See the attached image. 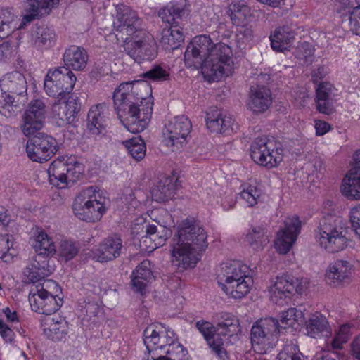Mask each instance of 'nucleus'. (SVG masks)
Returning <instances> with one entry per match:
<instances>
[{
	"mask_svg": "<svg viewBox=\"0 0 360 360\" xmlns=\"http://www.w3.org/2000/svg\"><path fill=\"white\" fill-rule=\"evenodd\" d=\"M47 261L44 259L41 264L38 261H35L32 264V266L27 268L25 271V275L27 277L26 282L35 283L44 281V278L49 276L51 271L46 267Z\"/></svg>",
	"mask_w": 360,
	"mask_h": 360,
	"instance_id": "obj_44",
	"label": "nucleus"
},
{
	"mask_svg": "<svg viewBox=\"0 0 360 360\" xmlns=\"http://www.w3.org/2000/svg\"><path fill=\"white\" fill-rule=\"evenodd\" d=\"M213 44L209 36L195 37L188 44L184 53L186 65L188 68H202L210 55Z\"/></svg>",
	"mask_w": 360,
	"mask_h": 360,
	"instance_id": "obj_16",
	"label": "nucleus"
},
{
	"mask_svg": "<svg viewBox=\"0 0 360 360\" xmlns=\"http://www.w3.org/2000/svg\"><path fill=\"white\" fill-rule=\"evenodd\" d=\"M76 80V76L68 68L49 70L44 79V90L49 96L65 98L73 90Z\"/></svg>",
	"mask_w": 360,
	"mask_h": 360,
	"instance_id": "obj_11",
	"label": "nucleus"
},
{
	"mask_svg": "<svg viewBox=\"0 0 360 360\" xmlns=\"http://www.w3.org/2000/svg\"><path fill=\"white\" fill-rule=\"evenodd\" d=\"M314 49L308 42H302L296 48L295 51V57L303 61L304 64H309L312 62Z\"/></svg>",
	"mask_w": 360,
	"mask_h": 360,
	"instance_id": "obj_55",
	"label": "nucleus"
},
{
	"mask_svg": "<svg viewBox=\"0 0 360 360\" xmlns=\"http://www.w3.org/2000/svg\"><path fill=\"white\" fill-rule=\"evenodd\" d=\"M146 235L141 238V243L146 246V250L152 252L165 245L171 236L169 229L160 225L149 224L146 226Z\"/></svg>",
	"mask_w": 360,
	"mask_h": 360,
	"instance_id": "obj_27",
	"label": "nucleus"
},
{
	"mask_svg": "<svg viewBox=\"0 0 360 360\" xmlns=\"http://www.w3.org/2000/svg\"><path fill=\"white\" fill-rule=\"evenodd\" d=\"M354 270V265L349 261L337 259L327 267L325 274L326 281L330 286L343 285L350 281Z\"/></svg>",
	"mask_w": 360,
	"mask_h": 360,
	"instance_id": "obj_23",
	"label": "nucleus"
},
{
	"mask_svg": "<svg viewBox=\"0 0 360 360\" xmlns=\"http://www.w3.org/2000/svg\"><path fill=\"white\" fill-rule=\"evenodd\" d=\"M342 194L350 200H360V169L352 168L342 181Z\"/></svg>",
	"mask_w": 360,
	"mask_h": 360,
	"instance_id": "obj_29",
	"label": "nucleus"
},
{
	"mask_svg": "<svg viewBox=\"0 0 360 360\" xmlns=\"http://www.w3.org/2000/svg\"><path fill=\"white\" fill-rule=\"evenodd\" d=\"M30 136L26 144V152L32 161L46 162L57 152V141L53 136L37 131Z\"/></svg>",
	"mask_w": 360,
	"mask_h": 360,
	"instance_id": "obj_13",
	"label": "nucleus"
},
{
	"mask_svg": "<svg viewBox=\"0 0 360 360\" xmlns=\"http://www.w3.org/2000/svg\"><path fill=\"white\" fill-rule=\"evenodd\" d=\"M79 252V247L71 240H62L58 248L59 255L65 261L74 258Z\"/></svg>",
	"mask_w": 360,
	"mask_h": 360,
	"instance_id": "obj_54",
	"label": "nucleus"
},
{
	"mask_svg": "<svg viewBox=\"0 0 360 360\" xmlns=\"http://www.w3.org/2000/svg\"><path fill=\"white\" fill-rule=\"evenodd\" d=\"M347 228L341 217L333 214L323 217L315 230L317 243L329 252H338L347 245Z\"/></svg>",
	"mask_w": 360,
	"mask_h": 360,
	"instance_id": "obj_4",
	"label": "nucleus"
},
{
	"mask_svg": "<svg viewBox=\"0 0 360 360\" xmlns=\"http://www.w3.org/2000/svg\"><path fill=\"white\" fill-rule=\"evenodd\" d=\"M0 335L6 342H11L15 334L13 330L0 319Z\"/></svg>",
	"mask_w": 360,
	"mask_h": 360,
	"instance_id": "obj_60",
	"label": "nucleus"
},
{
	"mask_svg": "<svg viewBox=\"0 0 360 360\" xmlns=\"http://www.w3.org/2000/svg\"><path fill=\"white\" fill-rule=\"evenodd\" d=\"M58 285L52 280L44 281L31 287L29 302L32 309L41 314L55 313L61 306L63 300L58 297Z\"/></svg>",
	"mask_w": 360,
	"mask_h": 360,
	"instance_id": "obj_6",
	"label": "nucleus"
},
{
	"mask_svg": "<svg viewBox=\"0 0 360 360\" xmlns=\"http://www.w3.org/2000/svg\"><path fill=\"white\" fill-rule=\"evenodd\" d=\"M14 96L0 86V112L5 116H10L14 111Z\"/></svg>",
	"mask_w": 360,
	"mask_h": 360,
	"instance_id": "obj_52",
	"label": "nucleus"
},
{
	"mask_svg": "<svg viewBox=\"0 0 360 360\" xmlns=\"http://www.w3.org/2000/svg\"><path fill=\"white\" fill-rule=\"evenodd\" d=\"M83 172V165L72 156L54 160L47 171L50 184L58 188H64L77 180Z\"/></svg>",
	"mask_w": 360,
	"mask_h": 360,
	"instance_id": "obj_9",
	"label": "nucleus"
},
{
	"mask_svg": "<svg viewBox=\"0 0 360 360\" xmlns=\"http://www.w3.org/2000/svg\"><path fill=\"white\" fill-rule=\"evenodd\" d=\"M107 108L105 104L92 106L87 116V128L91 134L98 135L105 127Z\"/></svg>",
	"mask_w": 360,
	"mask_h": 360,
	"instance_id": "obj_35",
	"label": "nucleus"
},
{
	"mask_svg": "<svg viewBox=\"0 0 360 360\" xmlns=\"http://www.w3.org/2000/svg\"><path fill=\"white\" fill-rule=\"evenodd\" d=\"M280 333L279 323L273 318L257 321L250 330L252 348L258 354L270 352L276 345Z\"/></svg>",
	"mask_w": 360,
	"mask_h": 360,
	"instance_id": "obj_8",
	"label": "nucleus"
},
{
	"mask_svg": "<svg viewBox=\"0 0 360 360\" xmlns=\"http://www.w3.org/2000/svg\"><path fill=\"white\" fill-rule=\"evenodd\" d=\"M122 247V240L119 236H110L92 249L91 257L101 263L110 262L120 256Z\"/></svg>",
	"mask_w": 360,
	"mask_h": 360,
	"instance_id": "obj_22",
	"label": "nucleus"
},
{
	"mask_svg": "<svg viewBox=\"0 0 360 360\" xmlns=\"http://www.w3.org/2000/svg\"><path fill=\"white\" fill-rule=\"evenodd\" d=\"M221 333L224 335L233 337L238 335L241 332V328L238 319L232 314H226L221 316L218 323Z\"/></svg>",
	"mask_w": 360,
	"mask_h": 360,
	"instance_id": "obj_45",
	"label": "nucleus"
},
{
	"mask_svg": "<svg viewBox=\"0 0 360 360\" xmlns=\"http://www.w3.org/2000/svg\"><path fill=\"white\" fill-rule=\"evenodd\" d=\"M349 219L352 229L360 238V203L350 210Z\"/></svg>",
	"mask_w": 360,
	"mask_h": 360,
	"instance_id": "obj_57",
	"label": "nucleus"
},
{
	"mask_svg": "<svg viewBox=\"0 0 360 360\" xmlns=\"http://www.w3.org/2000/svg\"><path fill=\"white\" fill-rule=\"evenodd\" d=\"M336 89L328 82H321L316 89V109L321 113L330 115L333 111V102Z\"/></svg>",
	"mask_w": 360,
	"mask_h": 360,
	"instance_id": "obj_28",
	"label": "nucleus"
},
{
	"mask_svg": "<svg viewBox=\"0 0 360 360\" xmlns=\"http://www.w3.org/2000/svg\"><path fill=\"white\" fill-rule=\"evenodd\" d=\"M349 27L352 33L360 36V6L353 8L349 19Z\"/></svg>",
	"mask_w": 360,
	"mask_h": 360,
	"instance_id": "obj_58",
	"label": "nucleus"
},
{
	"mask_svg": "<svg viewBox=\"0 0 360 360\" xmlns=\"http://www.w3.org/2000/svg\"><path fill=\"white\" fill-rule=\"evenodd\" d=\"M217 278L223 292L233 299L245 297L253 285L252 269L240 261H229L221 264Z\"/></svg>",
	"mask_w": 360,
	"mask_h": 360,
	"instance_id": "obj_3",
	"label": "nucleus"
},
{
	"mask_svg": "<svg viewBox=\"0 0 360 360\" xmlns=\"http://www.w3.org/2000/svg\"><path fill=\"white\" fill-rule=\"evenodd\" d=\"M88 55L82 47L71 46L66 49L63 54L64 68L76 71L82 70L86 65Z\"/></svg>",
	"mask_w": 360,
	"mask_h": 360,
	"instance_id": "obj_34",
	"label": "nucleus"
},
{
	"mask_svg": "<svg viewBox=\"0 0 360 360\" xmlns=\"http://www.w3.org/2000/svg\"><path fill=\"white\" fill-rule=\"evenodd\" d=\"M106 198L96 187L89 186L81 191L76 196L72 209L75 215L86 222L101 220L106 212Z\"/></svg>",
	"mask_w": 360,
	"mask_h": 360,
	"instance_id": "obj_5",
	"label": "nucleus"
},
{
	"mask_svg": "<svg viewBox=\"0 0 360 360\" xmlns=\"http://www.w3.org/2000/svg\"><path fill=\"white\" fill-rule=\"evenodd\" d=\"M302 312L295 308H290L281 313V328H287L289 327L296 328L299 325V321H302Z\"/></svg>",
	"mask_w": 360,
	"mask_h": 360,
	"instance_id": "obj_47",
	"label": "nucleus"
},
{
	"mask_svg": "<svg viewBox=\"0 0 360 360\" xmlns=\"http://www.w3.org/2000/svg\"><path fill=\"white\" fill-rule=\"evenodd\" d=\"M240 195L247 206L253 207L258 202L261 196V191L254 185H243Z\"/></svg>",
	"mask_w": 360,
	"mask_h": 360,
	"instance_id": "obj_50",
	"label": "nucleus"
},
{
	"mask_svg": "<svg viewBox=\"0 0 360 360\" xmlns=\"http://www.w3.org/2000/svg\"><path fill=\"white\" fill-rule=\"evenodd\" d=\"M276 360H306V357L300 351L296 344L290 342L284 345Z\"/></svg>",
	"mask_w": 360,
	"mask_h": 360,
	"instance_id": "obj_48",
	"label": "nucleus"
},
{
	"mask_svg": "<svg viewBox=\"0 0 360 360\" xmlns=\"http://www.w3.org/2000/svg\"><path fill=\"white\" fill-rule=\"evenodd\" d=\"M113 29L124 42L143 31L141 20L136 11L125 5L116 6V14L113 20Z\"/></svg>",
	"mask_w": 360,
	"mask_h": 360,
	"instance_id": "obj_14",
	"label": "nucleus"
},
{
	"mask_svg": "<svg viewBox=\"0 0 360 360\" xmlns=\"http://www.w3.org/2000/svg\"><path fill=\"white\" fill-rule=\"evenodd\" d=\"M175 193V184L169 177L162 178L151 191L152 199L164 202L172 198Z\"/></svg>",
	"mask_w": 360,
	"mask_h": 360,
	"instance_id": "obj_40",
	"label": "nucleus"
},
{
	"mask_svg": "<svg viewBox=\"0 0 360 360\" xmlns=\"http://www.w3.org/2000/svg\"><path fill=\"white\" fill-rule=\"evenodd\" d=\"M231 48L224 43L213 44L210 55L202 67V73L209 81H217L231 72L233 62Z\"/></svg>",
	"mask_w": 360,
	"mask_h": 360,
	"instance_id": "obj_7",
	"label": "nucleus"
},
{
	"mask_svg": "<svg viewBox=\"0 0 360 360\" xmlns=\"http://www.w3.org/2000/svg\"><path fill=\"white\" fill-rule=\"evenodd\" d=\"M236 202L235 195L231 192L225 193L224 196L221 200V205L225 210H229L233 208L235 206Z\"/></svg>",
	"mask_w": 360,
	"mask_h": 360,
	"instance_id": "obj_62",
	"label": "nucleus"
},
{
	"mask_svg": "<svg viewBox=\"0 0 360 360\" xmlns=\"http://www.w3.org/2000/svg\"><path fill=\"white\" fill-rule=\"evenodd\" d=\"M283 149L274 139L267 136L256 138L250 146V156L259 165L276 167L283 158Z\"/></svg>",
	"mask_w": 360,
	"mask_h": 360,
	"instance_id": "obj_10",
	"label": "nucleus"
},
{
	"mask_svg": "<svg viewBox=\"0 0 360 360\" xmlns=\"http://www.w3.org/2000/svg\"><path fill=\"white\" fill-rule=\"evenodd\" d=\"M307 335L313 338H319L332 334L330 326L325 316L316 313L311 315L305 322Z\"/></svg>",
	"mask_w": 360,
	"mask_h": 360,
	"instance_id": "obj_31",
	"label": "nucleus"
},
{
	"mask_svg": "<svg viewBox=\"0 0 360 360\" xmlns=\"http://www.w3.org/2000/svg\"><path fill=\"white\" fill-rule=\"evenodd\" d=\"M28 11L31 13L25 15L22 22L18 23V18L15 13L7 8H0V39H4L10 36L15 30L18 29H22L24 26L32 21L36 15L35 12H32L30 10L28 6Z\"/></svg>",
	"mask_w": 360,
	"mask_h": 360,
	"instance_id": "obj_25",
	"label": "nucleus"
},
{
	"mask_svg": "<svg viewBox=\"0 0 360 360\" xmlns=\"http://www.w3.org/2000/svg\"><path fill=\"white\" fill-rule=\"evenodd\" d=\"M150 267V262L145 259L133 271L131 283L134 290L142 293L148 283L153 278Z\"/></svg>",
	"mask_w": 360,
	"mask_h": 360,
	"instance_id": "obj_37",
	"label": "nucleus"
},
{
	"mask_svg": "<svg viewBox=\"0 0 360 360\" xmlns=\"http://www.w3.org/2000/svg\"><path fill=\"white\" fill-rule=\"evenodd\" d=\"M58 98V101L52 105L54 117L58 120V124L60 126L73 124L81 110L79 99L73 95L65 96V98Z\"/></svg>",
	"mask_w": 360,
	"mask_h": 360,
	"instance_id": "obj_20",
	"label": "nucleus"
},
{
	"mask_svg": "<svg viewBox=\"0 0 360 360\" xmlns=\"http://www.w3.org/2000/svg\"><path fill=\"white\" fill-rule=\"evenodd\" d=\"M15 255V251L9 245V236L7 234L0 236V258L5 262H11Z\"/></svg>",
	"mask_w": 360,
	"mask_h": 360,
	"instance_id": "obj_56",
	"label": "nucleus"
},
{
	"mask_svg": "<svg viewBox=\"0 0 360 360\" xmlns=\"http://www.w3.org/2000/svg\"><path fill=\"white\" fill-rule=\"evenodd\" d=\"M272 104L271 90L264 86H253L250 88L248 109L256 113L265 112Z\"/></svg>",
	"mask_w": 360,
	"mask_h": 360,
	"instance_id": "obj_26",
	"label": "nucleus"
},
{
	"mask_svg": "<svg viewBox=\"0 0 360 360\" xmlns=\"http://www.w3.org/2000/svg\"><path fill=\"white\" fill-rule=\"evenodd\" d=\"M192 129L191 122L184 115L175 117L169 121L163 130V141L173 151L178 150L187 144Z\"/></svg>",
	"mask_w": 360,
	"mask_h": 360,
	"instance_id": "obj_12",
	"label": "nucleus"
},
{
	"mask_svg": "<svg viewBox=\"0 0 360 360\" xmlns=\"http://www.w3.org/2000/svg\"><path fill=\"white\" fill-rule=\"evenodd\" d=\"M59 3V0H27L30 10L36 13V15L49 13V11Z\"/></svg>",
	"mask_w": 360,
	"mask_h": 360,
	"instance_id": "obj_49",
	"label": "nucleus"
},
{
	"mask_svg": "<svg viewBox=\"0 0 360 360\" xmlns=\"http://www.w3.org/2000/svg\"><path fill=\"white\" fill-rule=\"evenodd\" d=\"M295 33L288 27H278L271 34L269 39L271 48L277 52H283L293 43Z\"/></svg>",
	"mask_w": 360,
	"mask_h": 360,
	"instance_id": "obj_33",
	"label": "nucleus"
},
{
	"mask_svg": "<svg viewBox=\"0 0 360 360\" xmlns=\"http://www.w3.org/2000/svg\"><path fill=\"white\" fill-rule=\"evenodd\" d=\"M163 354H166V356L169 360H184L187 351L184 349L183 346L177 341L176 335L174 334V340L172 343H169L167 348L163 350Z\"/></svg>",
	"mask_w": 360,
	"mask_h": 360,
	"instance_id": "obj_51",
	"label": "nucleus"
},
{
	"mask_svg": "<svg viewBox=\"0 0 360 360\" xmlns=\"http://www.w3.org/2000/svg\"><path fill=\"white\" fill-rule=\"evenodd\" d=\"M349 354L357 360H360V333L356 335L349 345Z\"/></svg>",
	"mask_w": 360,
	"mask_h": 360,
	"instance_id": "obj_61",
	"label": "nucleus"
},
{
	"mask_svg": "<svg viewBox=\"0 0 360 360\" xmlns=\"http://www.w3.org/2000/svg\"><path fill=\"white\" fill-rule=\"evenodd\" d=\"M43 326L44 334L48 338L54 341L65 338L69 330L68 323L59 316L46 318Z\"/></svg>",
	"mask_w": 360,
	"mask_h": 360,
	"instance_id": "obj_30",
	"label": "nucleus"
},
{
	"mask_svg": "<svg viewBox=\"0 0 360 360\" xmlns=\"http://www.w3.org/2000/svg\"><path fill=\"white\" fill-rule=\"evenodd\" d=\"M314 127L316 129V134L317 136H323L330 129V124L322 120H316Z\"/></svg>",
	"mask_w": 360,
	"mask_h": 360,
	"instance_id": "obj_64",
	"label": "nucleus"
},
{
	"mask_svg": "<svg viewBox=\"0 0 360 360\" xmlns=\"http://www.w3.org/2000/svg\"><path fill=\"white\" fill-rule=\"evenodd\" d=\"M33 248L39 255L51 256L56 252L53 239L43 230H37L34 237Z\"/></svg>",
	"mask_w": 360,
	"mask_h": 360,
	"instance_id": "obj_39",
	"label": "nucleus"
},
{
	"mask_svg": "<svg viewBox=\"0 0 360 360\" xmlns=\"http://www.w3.org/2000/svg\"><path fill=\"white\" fill-rule=\"evenodd\" d=\"M174 332L161 324L148 326L143 332V342L149 352L163 351L174 340Z\"/></svg>",
	"mask_w": 360,
	"mask_h": 360,
	"instance_id": "obj_19",
	"label": "nucleus"
},
{
	"mask_svg": "<svg viewBox=\"0 0 360 360\" xmlns=\"http://www.w3.org/2000/svg\"><path fill=\"white\" fill-rule=\"evenodd\" d=\"M184 41V35L177 25H171L165 28L162 32L160 42L166 49H175Z\"/></svg>",
	"mask_w": 360,
	"mask_h": 360,
	"instance_id": "obj_42",
	"label": "nucleus"
},
{
	"mask_svg": "<svg viewBox=\"0 0 360 360\" xmlns=\"http://www.w3.org/2000/svg\"><path fill=\"white\" fill-rule=\"evenodd\" d=\"M346 342L347 341L345 338H342L335 333V336L332 339L330 345H327V349L328 350L342 349Z\"/></svg>",
	"mask_w": 360,
	"mask_h": 360,
	"instance_id": "obj_63",
	"label": "nucleus"
},
{
	"mask_svg": "<svg viewBox=\"0 0 360 360\" xmlns=\"http://www.w3.org/2000/svg\"><path fill=\"white\" fill-rule=\"evenodd\" d=\"M195 327L202 335L210 348L219 356L223 352V340L217 333V330L214 325L204 320L198 321L195 323Z\"/></svg>",
	"mask_w": 360,
	"mask_h": 360,
	"instance_id": "obj_32",
	"label": "nucleus"
},
{
	"mask_svg": "<svg viewBox=\"0 0 360 360\" xmlns=\"http://www.w3.org/2000/svg\"><path fill=\"white\" fill-rule=\"evenodd\" d=\"M152 88L146 81L121 83L114 91V109L129 131H143L153 112Z\"/></svg>",
	"mask_w": 360,
	"mask_h": 360,
	"instance_id": "obj_1",
	"label": "nucleus"
},
{
	"mask_svg": "<svg viewBox=\"0 0 360 360\" xmlns=\"http://www.w3.org/2000/svg\"><path fill=\"white\" fill-rule=\"evenodd\" d=\"M228 15L232 23L236 26L245 23L252 16L250 7L241 1L230 4L228 8Z\"/></svg>",
	"mask_w": 360,
	"mask_h": 360,
	"instance_id": "obj_41",
	"label": "nucleus"
},
{
	"mask_svg": "<svg viewBox=\"0 0 360 360\" xmlns=\"http://www.w3.org/2000/svg\"><path fill=\"white\" fill-rule=\"evenodd\" d=\"M46 107L42 100L32 101L22 116V123L20 129L22 134L29 136L34 135L44 126Z\"/></svg>",
	"mask_w": 360,
	"mask_h": 360,
	"instance_id": "obj_17",
	"label": "nucleus"
},
{
	"mask_svg": "<svg viewBox=\"0 0 360 360\" xmlns=\"http://www.w3.org/2000/svg\"><path fill=\"white\" fill-rule=\"evenodd\" d=\"M301 221L297 216L287 217L284 227L278 231L274 240V248L279 254H287L297 240L301 230Z\"/></svg>",
	"mask_w": 360,
	"mask_h": 360,
	"instance_id": "obj_18",
	"label": "nucleus"
},
{
	"mask_svg": "<svg viewBox=\"0 0 360 360\" xmlns=\"http://www.w3.org/2000/svg\"><path fill=\"white\" fill-rule=\"evenodd\" d=\"M124 50L136 61L151 60L156 56V45L153 37L143 30L124 41Z\"/></svg>",
	"mask_w": 360,
	"mask_h": 360,
	"instance_id": "obj_15",
	"label": "nucleus"
},
{
	"mask_svg": "<svg viewBox=\"0 0 360 360\" xmlns=\"http://www.w3.org/2000/svg\"><path fill=\"white\" fill-rule=\"evenodd\" d=\"M128 153L136 160L143 159L146 155V146L139 136L134 137L124 142Z\"/></svg>",
	"mask_w": 360,
	"mask_h": 360,
	"instance_id": "obj_46",
	"label": "nucleus"
},
{
	"mask_svg": "<svg viewBox=\"0 0 360 360\" xmlns=\"http://www.w3.org/2000/svg\"><path fill=\"white\" fill-rule=\"evenodd\" d=\"M0 86L15 95H22L27 92V82L24 75L19 72H9L0 79Z\"/></svg>",
	"mask_w": 360,
	"mask_h": 360,
	"instance_id": "obj_38",
	"label": "nucleus"
},
{
	"mask_svg": "<svg viewBox=\"0 0 360 360\" xmlns=\"http://www.w3.org/2000/svg\"><path fill=\"white\" fill-rule=\"evenodd\" d=\"M55 39L54 31L45 25L32 27L30 34L31 45L39 49L51 47L54 44Z\"/></svg>",
	"mask_w": 360,
	"mask_h": 360,
	"instance_id": "obj_36",
	"label": "nucleus"
},
{
	"mask_svg": "<svg viewBox=\"0 0 360 360\" xmlns=\"http://www.w3.org/2000/svg\"><path fill=\"white\" fill-rule=\"evenodd\" d=\"M207 246V233L204 228L186 219L177 226L172 239L171 262L180 271L194 268Z\"/></svg>",
	"mask_w": 360,
	"mask_h": 360,
	"instance_id": "obj_2",
	"label": "nucleus"
},
{
	"mask_svg": "<svg viewBox=\"0 0 360 360\" xmlns=\"http://www.w3.org/2000/svg\"><path fill=\"white\" fill-rule=\"evenodd\" d=\"M297 283V279L287 276H276L271 280L268 288L270 300L276 304H279L285 299L290 297L295 290L297 293L302 294L304 289Z\"/></svg>",
	"mask_w": 360,
	"mask_h": 360,
	"instance_id": "obj_21",
	"label": "nucleus"
},
{
	"mask_svg": "<svg viewBox=\"0 0 360 360\" xmlns=\"http://www.w3.org/2000/svg\"><path fill=\"white\" fill-rule=\"evenodd\" d=\"M335 8L337 12L342 15L349 14L350 18L352 17L353 8L350 6L349 0H335Z\"/></svg>",
	"mask_w": 360,
	"mask_h": 360,
	"instance_id": "obj_59",
	"label": "nucleus"
},
{
	"mask_svg": "<svg viewBox=\"0 0 360 360\" xmlns=\"http://www.w3.org/2000/svg\"><path fill=\"white\" fill-rule=\"evenodd\" d=\"M206 125L210 132L216 134H230L238 129L234 120L217 108L207 112Z\"/></svg>",
	"mask_w": 360,
	"mask_h": 360,
	"instance_id": "obj_24",
	"label": "nucleus"
},
{
	"mask_svg": "<svg viewBox=\"0 0 360 360\" xmlns=\"http://www.w3.org/2000/svg\"><path fill=\"white\" fill-rule=\"evenodd\" d=\"M144 78L153 82H165L170 79L169 70L160 65H154L143 74Z\"/></svg>",
	"mask_w": 360,
	"mask_h": 360,
	"instance_id": "obj_53",
	"label": "nucleus"
},
{
	"mask_svg": "<svg viewBox=\"0 0 360 360\" xmlns=\"http://www.w3.org/2000/svg\"><path fill=\"white\" fill-rule=\"evenodd\" d=\"M245 240L253 250H261L269 243V237L263 228L257 226L249 230Z\"/></svg>",
	"mask_w": 360,
	"mask_h": 360,
	"instance_id": "obj_43",
	"label": "nucleus"
}]
</instances>
